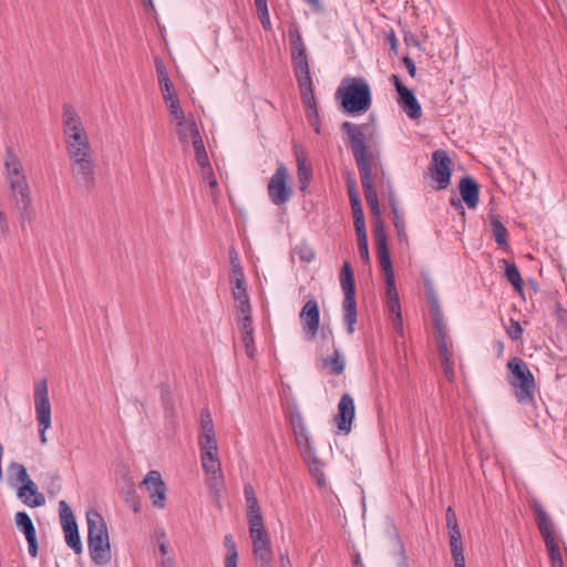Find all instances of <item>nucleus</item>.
<instances>
[{
	"label": "nucleus",
	"mask_w": 567,
	"mask_h": 567,
	"mask_svg": "<svg viewBox=\"0 0 567 567\" xmlns=\"http://www.w3.org/2000/svg\"><path fill=\"white\" fill-rule=\"evenodd\" d=\"M336 94L344 112L350 114L365 112L372 103L370 86L362 78L346 79Z\"/></svg>",
	"instance_id": "6e6552de"
},
{
	"label": "nucleus",
	"mask_w": 567,
	"mask_h": 567,
	"mask_svg": "<svg viewBox=\"0 0 567 567\" xmlns=\"http://www.w3.org/2000/svg\"><path fill=\"white\" fill-rule=\"evenodd\" d=\"M374 237L377 241L379 262L384 277L390 275L392 276L394 275V270L392 267L391 255L386 244V234L382 220H378L377 225L374 226Z\"/></svg>",
	"instance_id": "5701e85b"
},
{
	"label": "nucleus",
	"mask_w": 567,
	"mask_h": 567,
	"mask_svg": "<svg viewBox=\"0 0 567 567\" xmlns=\"http://www.w3.org/2000/svg\"><path fill=\"white\" fill-rule=\"evenodd\" d=\"M310 474L316 480L318 486L322 487L326 485V475L323 472V463L318 458L317 453L313 452L306 456H302Z\"/></svg>",
	"instance_id": "7c9ffc66"
},
{
	"label": "nucleus",
	"mask_w": 567,
	"mask_h": 567,
	"mask_svg": "<svg viewBox=\"0 0 567 567\" xmlns=\"http://www.w3.org/2000/svg\"><path fill=\"white\" fill-rule=\"evenodd\" d=\"M403 63L409 72V74L414 78L416 73V68L414 61L410 56L403 58Z\"/></svg>",
	"instance_id": "0e129e2a"
},
{
	"label": "nucleus",
	"mask_w": 567,
	"mask_h": 567,
	"mask_svg": "<svg viewBox=\"0 0 567 567\" xmlns=\"http://www.w3.org/2000/svg\"><path fill=\"white\" fill-rule=\"evenodd\" d=\"M341 131L347 135L348 145L355 161L365 200L371 209L375 223L380 219V207L377 192L372 182V167L380 161V152L374 146L367 144L365 131H369L368 124H354L343 122ZM377 224H374L375 226Z\"/></svg>",
	"instance_id": "f257e3e1"
},
{
	"label": "nucleus",
	"mask_w": 567,
	"mask_h": 567,
	"mask_svg": "<svg viewBox=\"0 0 567 567\" xmlns=\"http://www.w3.org/2000/svg\"><path fill=\"white\" fill-rule=\"evenodd\" d=\"M59 514L66 545L72 548L75 554H81L83 547L78 524L72 509L65 501L59 502Z\"/></svg>",
	"instance_id": "2eb2a0df"
},
{
	"label": "nucleus",
	"mask_w": 567,
	"mask_h": 567,
	"mask_svg": "<svg viewBox=\"0 0 567 567\" xmlns=\"http://www.w3.org/2000/svg\"><path fill=\"white\" fill-rule=\"evenodd\" d=\"M507 334L514 341L519 340L523 334V328L520 323L516 320H511V329L507 331Z\"/></svg>",
	"instance_id": "8fccbe9b"
},
{
	"label": "nucleus",
	"mask_w": 567,
	"mask_h": 567,
	"mask_svg": "<svg viewBox=\"0 0 567 567\" xmlns=\"http://www.w3.org/2000/svg\"><path fill=\"white\" fill-rule=\"evenodd\" d=\"M288 34L291 45V61L295 74L310 72L307 48L296 23H290Z\"/></svg>",
	"instance_id": "dca6fc26"
},
{
	"label": "nucleus",
	"mask_w": 567,
	"mask_h": 567,
	"mask_svg": "<svg viewBox=\"0 0 567 567\" xmlns=\"http://www.w3.org/2000/svg\"><path fill=\"white\" fill-rule=\"evenodd\" d=\"M299 317L306 337L308 339H313L318 333L320 324V310L318 302L315 299L308 300L303 305Z\"/></svg>",
	"instance_id": "4be33fe9"
},
{
	"label": "nucleus",
	"mask_w": 567,
	"mask_h": 567,
	"mask_svg": "<svg viewBox=\"0 0 567 567\" xmlns=\"http://www.w3.org/2000/svg\"><path fill=\"white\" fill-rule=\"evenodd\" d=\"M391 210L393 214V225L396 229L399 240H405L406 234H405V221L403 216L399 213L398 204L394 195H391L389 198Z\"/></svg>",
	"instance_id": "f704fd0d"
},
{
	"label": "nucleus",
	"mask_w": 567,
	"mask_h": 567,
	"mask_svg": "<svg viewBox=\"0 0 567 567\" xmlns=\"http://www.w3.org/2000/svg\"><path fill=\"white\" fill-rule=\"evenodd\" d=\"M494 350H495V353L497 355V358H502L503 354H504V350H505V344L503 341H496L494 343Z\"/></svg>",
	"instance_id": "338daca9"
},
{
	"label": "nucleus",
	"mask_w": 567,
	"mask_h": 567,
	"mask_svg": "<svg viewBox=\"0 0 567 567\" xmlns=\"http://www.w3.org/2000/svg\"><path fill=\"white\" fill-rule=\"evenodd\" d=\"M447 530H449V542L462 540L461 539L462 538V534H461L458 525L450 526V527H447Z\"/></svg>",
	"instance_id": "e2e57ef3"
},
{
	"label": "nucleus",
	"mask_w": 567,
	"mask_h": 567,
	"mask_svg": "<svg viewBox=\"0 0 567 567\" xmlns=\"http://www.w3.org/2000/svg\"><path fill=\"white\" fill-rule=\"evenodd\" d=\"M241 317L238 319V327L241 336H246V332L252 333L251 327V312L250 313H239Z\"/></svg>",
	"instance_id": "c03bdc74"
},
{
	"label": "nucleus",
	"mask_w": 567,
	"mask_h": 567,
	"mask_svg": "<svg viewBox=\"0 0 567 567\" xmlns=\"http://www.w3.org/2000/svg\"><path fill=\"white\" fill-rule=\"evenodd\" d=\"M62 131L68 157L94 154L84 123L71 104L63 105Z\"/></svg>",
	"instance_id": "7ed1b4c3"
},
{
	"label": "nucleus",
	"mask_w": 567,
	"mask_h": 567,
	"mask_svg": "<svg viewBox=\"0 0 567 567\" xmlns=\"http://www.w3.org/2000/svg\"><path fill=\"white\" fill-rule=\"evenodd\" d=\"M442 367L449 381H453L455 375L453 359L442 361Z\"/></svg>",
	"instance_id": "6e6d98bb"
},
{
	"label": "nucleus",
	"mask_w": 567,
	"mask_h": 567,
	"mask_svg": "<svg viewBox=\"0 0 567 567\" xmlns=\"http://www.w3.org/2000/svg\"><path fill=\"white\" fill-rule=\"evenodd\" d=\"M451 159L443 150L432 154L431 176L437 183V189H444L451 182Z\"/></svg>",
	"instance_id": "aec40b11"
},
{
	"label": "nucleus",
	"mask_w": 567,
	"mask_h": 567,
	"mask_svg": "<svg viewBox=\"0 0 567 567\" xmlns=\"http://www.w3.org/2000/svg\"><path fill=\"white\" fill-rule=\"evenodd\" d=\"M230 265H231V275H230L231 287L246 285L244 271H243V268L239 264L237 254L234 248L230 250Z\"/></svg>",
	"instance_id": "c9c22d12"
},
{
	"label": "nucleus",
	"mask_w": 567,
	"mask_h": 567,
	"mask_svg": "<svg viewBox=\"0 0 567 567\" xmlns=\"http://www.w3.org/2000/svg\"><path fill=\"white\" fill-rule=\"evenodd\" d=\"M354 401L349 393H344L338 403V414L334 422L340 432L348 434L354 419Z\"/></svg>",
	"instance_id": "b1692460"
},
{
	"label": "nucleus",
	"mask_w": 567,
	"mask_h": 567,
	"mask_svg": "<svg viewBox=\"0 0 567 567\" xmlns=\"http://www.w3.org/2000/svg\"><path fill=\"white\" fill-rule=\"evenodd\" d=\"M161 567H175V561L172 557L161 560Z\"/></svg>",
	"instance_id": "774afa93"
},
{
	"label": "nucleus",
	"mask_w": 567,
	"mask_h": 567,
	"mask_svg": "<svg viewBox=\"0 0 567 567\" xmlns=\"http://www.w3.org/2000/svg\"><path fill=\"white\" fill-rule=\"evenodd\" d=\"M308 120H309L310 125L313 127L315 132L317 134H320L321 133V125H320V120H319L318 111L309 112L308 113Z\"/></svg>",
	"instance_id": "4d7b16f0"
},
{
	"label": "nucleus",
	"mask_w": 567,
	"mask_h": 567,
	"mask_svg": "<svg viewBox=\"0 0 567 567\" xmlns=\"http://www.w3.org/2000/svg\"><path fill=\"white\" fill-rule=\"evenodd\" d=\"M252 554L258 567H272V549L265 525L250 527Z\"/></svg>",
	"instance_id": "ddd939ff"
},
{
	"label": "nucleus",
	"mask_w": 567,
	"mask_h": 567,
	"mask_svg": "<svg viewBox=\"0 0 567 567\" xmlns=\"http://www.w3.org/2000/svg\"><path fill=\"white\" fill-rule=\"evenodd\" d=\"M127 502L135 513H137L140 511L141 504L135 495H132V497L127 498Z\"/></svg>",
	"instance_id": "69168bd1"
},
{
	"label": "nucleus",
	"mask_w": 567,
	"mask_h": 567,
	"mask_svg": "<svg viewBox=\"0 0 567 567\" xmlns=\"http://www.w3.org/2000/svg\"><path fill=\"white\" fill-rule=\"evenodd\" d=\"M17 497L29 507H41L45 504V496L39 492L37 484L30 480L17 489Z\"/></svg>",
	"instance_id": "bb28decb"
},
{
	"label": "nucleus",
	"mask_w": 567,
	"mask_h": 567,
	"mask_svg": "<svg viewBox=\"0 0 567 567\" xmlns=\"http://www.w3.org/2000/svg\"><path fill=\"white\" fill-rule=\"evenodd\" d=\"M204 482L213 501L220 506L226 488L225 475L218 453V445L198 446Z\"/></svg>",
	"instance_id": "39448f33"
},
{
	"label": "nucleus",
	"mask_w": 567,
	"mask_h": 567,
	"mask_svg": "<svg viewBox=\"0 0 567 567\" xmlns=\"http://www.w3.org/2000/svg\"><path fill=\"white\" fill-rule=\"evenodd\" d=\"M278 567H292V563L287 549L279 550L278 553Z\"/></svg>",
	"instance_id": "bf43d9fd"
},
{
	"label": "nucleus",
	"mask_w": 567,
	"mask_h": 567,
	"mask_svg": "<svg viewBox=\"0 0 567 567\" xmlns=\"http://www.w3.org/2000/svg\"><path fill=\"white\" fill-rule=\"evenodd\" d=\"M34 410L39 426V437L42 444L47 443V431L51 427V404L49 400L48 384L45 380L34 385Z\"/></svg>",
	"instance_id": "9b49d317"
},
{
	"label": "nucleus",
	"mask_w": 567,
	"mask_h": 567,
	"mask_svg": "<svg viewBox=\"0 0 567 567\" xmlns=\"http://www.w3.org/2000/svg\"><path fill=\"white\" fill-rule=\"evenodd\" d=\"M4 179L10 190V199L18 212L21 227L31 224L34 218L31 187L22 161L12 147L6 150Z\"/></svg>",
	"instance_id": "f03ea898"
},
{
	"label": "nucleus",
	"mask_w": 567,
	"mask_h": 567,
	"mask_svg": "<svg viewBox=\"0 0 567 567\" xmlns=\"http://www.w3.org/2000/svg\"><path fill=\"white\" fill-rule=\"evenodd\" d=\"M289 173L284 164H280L270 177L267 192L272 204L279 206L290 200L292 188L288 184Z\"/></svg>",
	"instance_id": "4468645a"
},
{
	"label": "nucleus",
	"mask_w": 567,
	"mask_h": 567,
	"mask_svg": "<svg viewBox=\"0 0 567 567\" xmlns=\"http://www.w3.org/2000/svg\"><path fill=\"white\" fill-rule=\"evenodd\" d=\"M298 162V177L301 183V187H306L311 178V169L308 167L303 159L300 157L297 158Z\"/></svg>",
	"instance_id": "37998d69"
},
{
	"label": "nucleus",
	"mask_w": 567,
	"mask_h": 567,
	"mask_svg": "<svg viewBox=\"0 0 567 567\" xmlns=\"http://www.w3.org/2000/svg\"><path fill=\"white\" fill-rule=\"evenodd\" d=\"M348 188H349V199L351 203L352 214L363 213L360 195L355 189V181L349 179L348 181Z\"/></svg>",
	"instance_id": "ea45409f"
},
{
	"label": "nucleus",
	"mask_w": 567,
	"mask_h": 567,
	"mask_svg": "<svg viewBox=\"0 0 567 567\" xmlns=\"http://www.w3.org/2000/svg\"><path fill=\"white\" fill-rule=\"evenodd\" d=\"M340 285L344 293L343 320L347 331L352 334L357 322V301L352 268L349 261H344L340 272Z\"/></svg>",
	"instance_id": "1a4fd4ad"
},
{
	"label": "nucleus",
	"mask_w": 567,
	"mask_h": 567,
	"mask_svg": "<svg viewBox=\"0 0 567 567\" xmlns=\"http://www.w3.org/2000/svg\"><path fill=\"white\" fill-rule=\"evenodd\" d=\"M299 258L305 262H311L315 259L313 250L308 246H300L297 248Z\"/></svg>",
	"instance_id": "3c124183"
},
{
	"label": "nucleus",
	"mask_w": 567,
	"mask_h": 567,
	"mask_svg": "<svg viewBox=\"0 0 567 567\" xmlns=\"http://www.w3.org/2000/svg\"><path fill=\"white\" fill-rule=\"evenodd\" d=\"M241 342L244 344L247 355L249 358H254L255 352H256V347H255L252 333L246 332V336H241Z\"/></svg>",
	"instance_id": "49530a36"
},
{
	"label": "nucleus",
	"mask_w": 567,
	"mask_h": 567,
	"mask_svg": "<svg viewBox=\"0 0 567 567\" xmlns=\"http://www.w3.org/2000/svg\"><path fill=\"white\" fill-rule=\"evenodd\" d=\"M506 368L509 372L508 383L512 386L518 403L529 406L536 405V381L527 363L519 357L508 360Z\"/></svg>",
	"instance_id": "423d86ee"
},
{
	"label": "nucleus",
	"mask_w": 567,
	"mask_h": 567,
	"mask_svg": "<svg viewBox=\"0 0 567 567\" xmlns=\"http://www.w3.org/2000/svg\"><path fill=\"white\" fill-rule=\"evenodd\" d=\"M437 349L441 361L452 359V353L449 350L446 340H437Z\"/></svg>",
	"instance_id": "5fc2aeb1"
},
{
	"label": "nucleus",
	"mask_w": 567,
	"mask_h": 567,
	"mask_svg": "<svg viewBox=\"0 0 567 567\" xmlns=\"http://www.w3.org/2000/svg\"><path fill=\"white\" fill-rule=\"evenodd\" d=\"M259 21L265 30H271V21L269 17L268 8L257 10Z\"/></svg>",
	"instance_id": "603ef678"
},
{
	"label": "nucleus",
	"mask_w": 567,
	"mask_h": 567,
	"mask_svg": "<svg viewBox=\"0 0 567 567\" xmlns=\"http://www.w3.org/2000/svg\"><path fill=\"white\" fill-rule=\"evenodd\" d=\"M87 548L92 561L99 566L107 565L112 559L110 536L106 523L96 509L86 513Z\"/></svg>",
	"instance_id": "20e7f679"
},
{
	"label": "nucleus",
	"mask_w": 567,
	"mask_h": 567,
	"mask_svg": "<svg viewBox=\"0 0 567 567\" xmlns=\"http://www.w3.org/2000/svg\"><path fill=\"white\" fill-rule=\"evenodd\" d=\"M155 70L158 82V89L174 120L177 117V95L174 83L169 78L167 68L164 64L163 60L159 58H155Z\"/></svg>",
	"instance_id": "f3484780"
},
{
	"label": "nucleus",
	"mask_w": 567,
	"mask_h": 567,
	"mask_svg": "<svg viewBox=\"0 0 567 567\" xmlns=\"http://www.w3.org/2000/svg\"><path fill=\"white\" fill-rule=\"evenodd\" d=\"M295 76H296V80H297L299 89H300L302 102L305 103L306 107L308 109V113L318 111L315 94H313L312 78H311L310 72L295 74Z\"/></svg>",
	"instance_id": "cd10ccee"
},
{
	"label": "nucleus",
	"mask_w": 567,
	"mask_h": 567,
	"mask_svg": "<svg viewBox=\"0 0 567 567\" xmlns=\"http://www.w3.org/2000/svg\"><path fill=\"white\" fill-rule=\"evenodd\" d=\"M390 80L398 92V104L401 110L412 120L420 118L422 115V107L413 90L404 86L395 74H392Z\"/></svg>",
	"instance_id": "a211bd4d"
},
{
	"label": "nucleus",
	"mask_w": 567,
	"mask_h": 567,
	"mask_svg": "<svg viewBox=\"0 0 567 567\" xmlns=\"http://www.w3.org/2000/svg\"><path fill=\"white\" fill-rule=\"evenodd\" d=\"M14 523L19 530H21L28 542V550L31 557L38 555V540L37 532L32 519L25 512H18L14 515Z\"/></svg>",
	"instance_id": "393cba45"
},
{
	"label": "nucleus",
	"mask_w": 567,
	"mask_h": 567,
	"mask_svg": "<svg viewBox=\"0 0 567 567\" xmlns=\"http://www.w3.org/2000/svg\"><path fill=\"white\" fill-rule=\"evenodd\" d=\"M354 219V228L358 237H365V221H364V214L357 212V214H353Z\"/></svg>",
	"instance_id": "a18cd8bd"
},
{
	"label": "nucleus",
	"mask_w": 567,
	"mask_h": 567,
	"mask_svg": "<svg viewBox=\"0 0 567 567\" xmlns=\"http://www.w3.org/2000/svg\"><path fill=\"white\" fill-rule=\"evenodd\" d=\"M429 301H430V305H431L432 315L441 312L440 311L439 299H437L436 293H435V291L433 289L429 290Z\"/></svg>",
	"instance_id": "052dcab7"
},
{
	"label": "nucleus",
	"mask_w": 567,
	"mask_h": 567,
	"mask_svg": "<svg viewBox=\"0 0 567 567\" xmlns=\"http://www.w3.org/2000/svg\"><path fill=\"white\" fill-rule=\"evenodd\" d=\"M236 310L238 313H250L251 306L246 285L231 287Z\"/></svg>",
	"instance_id": "2f4dec72"
},
{
	"label": "nucleus",
	"mask_w": 567,
	"mask_h": 567,
	"mask_svg": "<svg viewBox=\"0 0 567 567\" xmlns=\"http://www.w3.org/2000/svg\"><path fill=\"white\" fill-rule=\"evenodd\" d=\"M358 249L363 260H369L368 237H358Z\"/></svg>",
	"instance_id": "864d4df0"
},
{
	"label": "nucleus",
	"mask_w": 567,
	"mask_h": 567,
	"mask_svg": "<svg viewBox=\"0 0 567 567\" xmlns=\"http://www.w3.org/2000/svg\"><path fill=\"white\" fill-rule=\"evenodd\" d=\"M141 487L150 495L153 506L157 508L165 506L166 487L158 471H150L143 480Z\"/></svg>",
	"instance_id": "412c9836"
},
{
	"label": "nucleus",
	"mask_w": 567,
	"mask_h": 567,
	"mask_svg": "<svg viewBox=\"0 0 567 567\" xmlns=\"http://www.w3.org/2000/svg\"><path fill=\"white\" fill-rule=\"evenodd\" d=\"M534 513L536 523L542 537L544 538L551 567H565L563 556L554 533V525L540 504H534Z\"/></svg>",
	"instance_id": "9d476101"
},
{
	"label": "nucleus",
	"mask_w": 567,
	"mask_h": 567,
	"mask_svg": "<svg viewBox=\"0 0 567 567\" xmlns=\"http://www.w3.org/2000/svg\"><path fill=\"white\" fill-rule=\"evenodd\" d=\"M434 328L437 332L439 340H446V327L441 317V312L433 315Z\"/></svg>",
	"instance_id": "09e8293b"
},
{
	"label": "nucleus",
	"mask_w": 567,
	"mask_h": 567,
	"mask_svg": "<svg viewBox=\"0 0 567 567\" xmlns=\"http://www.w3.org/2000/svg\"><path fill=\"white\" fill-rule=\"evenodd\" d=\"M290 424L301 457L316 452L312 437L307 429L305 419L299 411L291 413Z\"/></svg>",
	"instance_id": "6ab92c4d"
},
{
	"label": "nucleus",
	"mask_w": 567,
	"mask_h": 567,
	"mask_svg": "<svg viewBox=\"0 0 567 567\" xmlns=\"http://www.w3.org/2000/svg\"><path fill=\"white\" fill-rule=\"evenodd\" d=\"M460 193L462 199L468 208H476L478 204V184L471 176H465L460 182Z\"/></svg>",
	"instance_id": "c85d7f7f"
},
{
	"label": "nucleus",
	"mask_w": 567,
	"mask_h": 567,
	"mask_svg": "<svg viewBox=\"0 0 567 567\" xmlns=\"http://www.w3.org/2000/svg\"><path fill=\"white\" fill-rule=\"evenodd\" d=\"M8 471L11 486H17L18 484L22 485L31 480L25 466L18 462H11L8 466Z\"/></svg>",
	"instance_id": "72a5a7b5"
},
{
	"label": "nucleus",
	"mask_w": 567,
	"mask_h": 567,
	"mask_svg": "<svg viewBox=\"0 0 567 567\" xmlns=\"http://www.w3.org/2000/svg\"><path fill=\"white\" fill-rule=\"evenodd\" d=\"M491 226L496 244L501 247L507 246V229L497 216H492Z\"/></svg>",
	"instance_id": "4c0bfd02"
},
{
	"label": "nucleus",
	"mask_w": 567,
	"mask_h": 567,
	"mask_svg": "<svg viewBox=\"0 0 567 567\" xmlns=\"http://www.w3.org/2000/svg\"><path fill=\"white\" fill-rule=\"evenodd\" d=\"M386 307L392 316L393 328L398 333L403 332V321L400 299L386 301Z\"/></svg>",
	"instance_id": "e433bc0d"
},
{
	"label": "nucleus",
	"mask_w": 567,
	"mask_h": 567,
	"mask_svg": "<svg viewBox=\"0 0 567 567\" xmlns=\"http://www.w3.org/2000/svg\"><path fill=\"white\" fill-rule=\"evenodd\" d=\"M224 545L227 550L225 558H238L237 546L230 534L225 536Z\"/></svg>",
	"instance_id": "de8ad7c7"
},
{
	"label": "nucleus",
	"mask_w": 567,
	"mask_h": 567,
	"mask_svg": "<svg viewBox=\"0 0 567 567\" xmlns=\"http://www.w3.org/2000/svg\"><path fill=\"white\" fill-rule=\"evenodd\" d=\"M200 427L202 433L198 436V446H209V444L218 445L215 435L214 423L207 410H204L200 413Z\"/></svg>",
	"instance_id": "c756f323"
},
{
	"label": "nucleus",
	"mask_w": 567,
	"mask_h": 567,
	"mask_svg": "<svg viewBox=\"0 0 567 567\" xmlns=\"http://www.w3.org/2000/svg\"><path fill=\"white\" fill-rule=\"evenodd\" d=\"M385 280V297L386 301L396 300L399 298V292L395 286V275H390L384 277Z\"/></svg>",
	"instance_id": "a19ab883"
},
{
	"label": "nucleus",
	"mask_w": 567,
	"mask_h": 567,
	"mask_svg": "<svg viewBox=\"0 0 567 567\" xmlns=\"http://www.w3.org/2000/svg\"><path fill=\"white\" fill-rule=\"evenodd\" d=\"M504 262V269L507 280L515 287L517 290H522L523 288V279L517 266L513 262H508L506 260Z\"/></svg>",
	"instance_id": "58836bf2"
},
{
	"label": "nucleus",
	"mask_w": 567,
	"mask_h": 567,
	"mask_svg": "<svg viewBox=\"0 0 567 567\" xmlns=\"http://www.w3.org/2000/svg\"><path fill=\"white\" fill-rule=\"evenodd\" d=\"M72 176L76 184L87 190L96 182L95 154L69 157Z\"/></svg>",
	"instance_id": "f8f14e48"
},
{
	"label": "nucleus",
	"mask_w": 567,
	"mask_h": 567,
	"mask_svg": "<svg viewBox=\"0 0 567 567\" xmlns=\"http://www.w3.org/2000/svg\"><path fill=\"white\" fill-rule=\"evenodd\" d=\"M322 364L329 369V372L333 375H339L344 371L346 359L343 353L339 349H334L332 355L324 358Z\"/></svg>",
	"instance_id": "473e14b6"
},
{
	"label": "nucleus",
	"mask_w": 567,
	"mask_h": 567,
	"mask_svg": "<svg viewBox=\"0 0 567 567\" xmlns=\"http://www.w3.org/2000/svg\"><path fill=\"white\" fill-rule=\"evenodd\" d=\"M9 233V223L7 215L0 210V240L4 239Z\"/></svg>",
	"instance_id": "13d9d810"
},
{
	"label": "nucleus",
	"mask_w": 567,
	"mask_h": 567,
	"mask_svg": "<svg viewBox=\"0 0 567 567\" xmlns=\"http://www.w3.org/2000/svg\"><path fill=\"white\" fill-rule=\"evenodd\" d=\"M244 495H245V501H246V505H247V516H248L249 528L265 525L264 518L261 515V511L259 507V503H258V499H257V496H256L252 485L245 484Z\"/></svg>",
	"instance_id": "a878e982"
},
{
	"label": "nucleus",
	"mask_w": 567,
	"mask_h": 567,
	"mask_svg": "<svg viewBox=\"0 0 567 567\" xmlns=\"http://www.w3.org/2000/svg\"><path fill=\"white\" fill-rule=\"evenodd\" d=\"M446 527L458 525L454 509L449 506L445 512Z\"/></svg>",
	"instance_id": "680f3d73"
},
{
	"label": "nucleus",
	"mask_w": 567,
	"mask_h": 567,
	"mask_svg": "<svg viewBox=\"0 0 567 567\" xmlns=\"http://www.w3.org/2000/svg\"><path fill=\"white\" fill-rule=\"evenodd\" d=\"M450 547L454 565L465 564L462 540L450 542Z\"/></svg>",
	"instance_id": "79ce46f5"
},
{
	"label": "nucleus",
	"mask_w": 567,
	"mask_h": 567,
	"mask_svg": "<svg viewBox=\"0 0 567 567\" xmlns=\"http://www.w3.org/2000/svg\"><path fill=\"white\" fill-rule=\"evenodd\" d=\"M188 136L192 141L195 152V158L200 171V176L204 183L210 188L213 194L218 187V182L214 175L213 167L209 163L208 154L199 133L198 126L194 121H186L182 112L179 111V136Z\"/></svg>",
	"instance_id": "0eeeda50"
}]
</instances>
